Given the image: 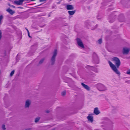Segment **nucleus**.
Segmentation results:
<instances>
[{
    "instance_id": "obj_12",
    "label": "nucleus",
    "mask_w": 130,
    "mask_h": 130,
    "mask_svg": "<svg viewBox=\"0 0 130 130\" xmlns=\"http://www.w3.org/2000/svg\"><path fill=\"white\" fill-rule=\"evenodd\" d=\"M94 113L96 115H98L100 113V111L98 110V108L97 107L95 108L94 110Z\"/></svg>"
},
{
    "instance_id": "obj_13",
    "label": "nucleus",
    "mask_w": 130,
    "mask_h": 130,
    "mask_svg": "<svg viewBox=\"0 0 130 130\" xmlns=\"http://www.w3.org/2000/svg\"><path fill=\"white\" fill-rule=\"evenodd\" d=\"M17 5H22L23 3V1L21 0H19L18 1H16L14 2Z\"/></svg>"
},
{
    "instance_id": "obj_7",
    "label": "nucleus",
    "mask_w": 130,
    "mask_h": 130,
    "mask_svg": "<svg viewBox=\"0 0 130 130\" xmlns=\"http://www.w3.org/2000/svg\"><path fill=\"white\" fill-rule=\"evenodd\" d=\"M130 49L127 48H124L123 49V53L124 54H127L128 53Z\"/></svg>"
},
{
    "instance_id": "obj_10",
    "label": "nucleus",
    "mask_w": 130,
    "mask_h": 130,
    "mask_svg": "<svg viewBox=\"0 0 130 130\" xmlns=\"http://www.w3.org/2000/svg\"><path fill=\"white\" fill-rule=\"evenodd\" d=\"M66 8L67 10H73L74 9V7L72 5H67L66 6Z\"/></svg>"
},
{
    "instance_id": "obj_23",
    "label": "nucleus",
    "mask_w": 130,
    "mask_h": 130,
    "mask_svg": "<svg viewBox=\"0 0 130 130\" xmlns=\"http://www.w3.org/2000/svg\"><path fill=\"white\" fill-rule=\"evenodd\" d=\"M126 74H130V70H129L127 71L126 72Z\"/></svg>"
},
{
    "instance_id": "obj_24",
    "label": "nucleus",
    "mask_w": 130,
    "mask_h": 130,
    "mask_svg": "<svg viewBox=\"0 0 130 130\" xmlns=\"http://www.w3.org/2000/svg\"><path fill=\"white\" fill-rule=\"evenodd\" d=\"M2 38V32L1 31H0V40Z\"/></svg>"
},
{
    "instance_id": "obj_26",
    "label": "nucleus",
    "mask_w": 130,
    "mask_h": 130,
    "mask_svg": "<svg viewBox=\"0 0 130 130\" xmlns=\"http://www.w3.org/2000/svg\"><path fill=\"white\" fill-rule=\"evenodd\" d=\"M26 29L27 30V31L28 33V32H29V31L26 28Z\"/></svg>"
},
{
    "instance_id": "obj_15",
    "label": "nucleus",
    "mask_w": 130,
    "mask_h": 130,
    "mask_svg": "<svg viewBox=\"0 0 130 130\" xmlns=\"http://www.w3.org/2000/svg\"><path fill=\"white\" fill-rule=\"evenodd\" d=\"M68 12L70 15H72L74 14L75 12V11H69Z\"/></svg>"
},
{
    "instance_id": "obj_29",
    "label": "nucleus",
    "mask_w": 130,
    "mask_h": 130,
    "mask_svg": "<svg viewBox=\"0 0 130 130\" xmlns=\"http://www.w3.org/2000/svg\"><path fill=\"white\" fill-rule=\"evenodd\" d=\"M96 63H98V62H96Z\"/></svg>"
},
{
    "instance_id": "obj_14",
    "label": "nucleus",
    "mask_w": 130,
    "mask_h": 130,
    "mask_svg": "<svg viewBox=\"0 0 130 130\" xmlns=\"http://www.w3.org/2000/svg\"><path fill=\"white\" fill-rule=\"evenodd\" d=\"M6 11L8 12H9L11 14H13L14 13V12L11 9L9 8L6 10Z\"/></svg>"
},
{
    "instance_id": "obj_4",
    "label": "nucleus",
    "mask_w": 130,
    "mask_h": 130,
    "mask_svg": "<svg viewBox=\"0 0 130 130\" xmlns=\"http://www.w3.org/2000/svg\"><path fill=\"white\" fill-rule=\"evenodd\" d=\"M112 60L114 61L116 66L118 68L120 64V62L119 59L117 57H114L112 58Z\"/></svg>"
},
{
    "instance_id": "obj_27",
    "label": "nucleus",
    "mask_w": 130,
    "mask_h": 130,
    "mask_svg": "<svg viewBox=\"0 0 130 130\" xmlns=\"http://www.w3.org/2000/svg\"><path fill=\"white\" fill-rule=\"evenodd\" d=\"M46 112H47V113H48V112H49V111L48 110L47 111H46Z\"/></svg>"
},
{
    "instance_id": "obj_9",
    "label": "nucleus",
    "mask_w": 130,
    "mask_h": 130,
    "mask_svg": "<svg viewBox=\"0 0 130 130\" xmlns=\"http://www.w3.org/2000/svg\"><path fill=\"white\" fill-rule=\"evenodd\" d=\"M88 66L89 68H90V69H91L95 72L98 73V70L96 68L93 67L89 66Z\"/></svg>"
},
{
    "instance_id": "obj_1",
    "label": "nucleus",
    "mask_w": 130,
    "mask_h": 130,
    "mask_svg": "<svg viewBox=\"0 0 130 130\" xmlns=\"http://www.w3.org/2000/svg\"><path fill=\"white\" fill-rule=\"evenodd\" d=\"M108 63L111 68L113 71L117 74L119 75L120 74V72L117 69L116 66L114 65L111 62L109 61Z\"/></svg>"
},
{
    "instance_id": "obj_2",
    "label": "nucleus",
    "mask_w": 130,
    "mask_h": 130,
    "mask_svg": "<svg viewBox=\"0 0 130 130\" xmlns=\"http://www.w3.org/2000/svg\"><path fill=\"white\" fill-rule=\"evenodd\" d=\"M57 54V51L56 50H55L53 52V55L52 56L51 60V64L52 65H53L55 62V57Z\"/></svg>"
},
{
    "instance_id": "obj_3",
    "label": "nucleus",
    "mask_w": 130,
    "mask_h": 130,
    "mask_svg": "<svg viewBox=\"0 0 130 130\" xmlns=\"http://www.w3.org/2000/svg\"><path fill=\"white\" fill-rule=\"evenodd\" d=\"M96 87L97 89L100 91H104L106 89V88L105 86L101 84H97Z\"/></svg>"
},
{
    "instance_id": "obj_5",
    "label": "nucleus",
    "mask_w": 130,
    "mask_h": 130,
    "mask_svg": "<svg viewBox=\"0 0 130 130\" xmlns=\"http://www.w3.org/2000/svg\"><path fill=\"white\" fill-rule=\"evenodd\" d=\"M77 43L78 45L81 48H84V46L82 41L79 39L77 38L76 39Z\"/></svg>"
},
{
    "instance_id": "obj_8",
    "label": "nucleus",
    "mask_w": 130,
    "mask_h": 130,
    "mask_svg": "<svg viewBox=\"0 0 130 130\" xmlns=\"http://www.w3.org/2000/svg\"><path fill=\"white\" fill-rule=\"evenodd\" d=\"M87 118L89 121H90L91 122H92L93 120V117L92 116V114H89Z\"/></svg>"
},
{
    "instance_id": "obj_20",
    "label": "nucleus",
    "mask_w": 130,
    "mask_h": 130,
    "mask_svg": "<svg viewBox=\"0 0 130 130\" xmlns=\"http://www.w3.org/2000/svg\"><path fill=\"white\" fill-rule=\"evenodd\" d=\"M66 94V92L65 91H63L61 93V94L62 95H64Z\"/></svg>"
},
{
    "instance_id": "obj_22",
    "label": "nucleus",
    "mask_w": 130,
    "mask_h": 130,
    "mask_svg": "<svg viewBox=\"0 0 130 130\" xmlns=\"http://www.w3.org/2000/svg\"><path fill=\"white\" fill-rule=\"evenodd\" d=\"M2 129H3V130H5V125H2Z\"/></svg>"
},
{
    "instance_id": "obj_21",
    "label": "nucleus",
    "mask_w": 130,
    "mask_h": 130,
    "mask_svg": "<svg viewBox=\"0 0 130 130\" xmlns=\"http://www.w3.org/2000/svg\"><path fill=\"white\" fill-rule=\"evenodd\" d=\"M98 43L99 44H101L102 42V40L101 39H99L98 41Z\"/></svg>"
},
{
    "instance_id": "obj_28",
    "label": "nucleus",
    "mask_w": 130,
    "mask_h": 130,
    "mask_svg": "<svg viewBox=\"0 0 130 130\" xmlns=\"http://www.w3.org/2000/svg\"><path fill=\"white\" fill-rule=\"evenodd\" d=\"M12 7H13L14 8H15V7L14 6H12Z\"/></svg>"
},
{
    "instance_id": "obj_25",
    "label": "nucleus",
    "mask_w": 130,
    "mask_h": 130,
    "mask_svg": "<svg viewBox=\"0 0 130 130\" xmlns=\"http://www.w3.org/2000/svg\"><path fill=\"white\" fill-rule=\"evenodd\" d=\"M28 35L29 36V37H31L29 35V32H28Z\"/></svg>"
},
{
    "instance_id": "obj_18",
    "label": "nucleus",
    "mask_w": 130,
    "mask_h": 130,
    "mask_svg": "<svg viewBox=\"0 0 130 130\" xmlns=\"http://www.w3.org/2000/svg\"><path fill=\"white\" fill-rule=\"evenodd\" d=\"M40 119V118L39 117H38L36 118L35 120V122L36 123L38 122Z\"/></svg>"
},
{
    "instance_id": "obj_19",
    "label": "nucleus",
    "mask_w": 130,
    "mask_h": 130,
    "mask_svg": "<svg viewBox=\"0 0 130 130\" xmlns=\"http://www.w3.org/2000/svg\"><path fill=\"white\" fill-rule=\"evenodd\" d=\"M14 70H13L12 71H11V73H10V75L11 76H12V75H13L14 74Z\"/></svg>"
},
{
    "instance_id": "obj_11",
    "label": "nucleus",
    "mask_w": 130,
    "mask_h": 130,
    "mask_svg": "<svg viewBox=\"0 0 130 130\" xmlns=\"http://www.w3.org/2000/svg\"><path fill=\"white\" fill-rule=\"evenodd\" d=\"M81 85L83 87L86 89L87 90H90V88L87 85H85L83 83H81Z\"/></svg>"
},
{
    "instance_id": "obj_16",
    "label": "nucleus",
    "mask_w": 130,
    "mask_h": 130,
    "mask_svg": "<svg viewBox=\"0 0 130 130\" xmlns=\"http://www.w3.org/2000/svg\"><path fill=\"white\" fill-rule=\"evenodd\" d=\"M45 59V58H44L42 59L39 62V63L40 64H41L43 63Z\"/></svg>"
},
{
    "instance_id": "obj_17",
    "label": "nucleus",
    "mask_w": 130,
    "mask_h": 130,
    "mask_svg": "<svg viewBox=\"0 0 130 130\" xmlns=\"http://www.w3.org/2000/svg\"><path fill=\"white\" fill-rule=\"evenodd\" d=\"M3 17L2 15H0V24L2 23V20L3 19Z\"/></svg>"
},
{
    "instance_id": "obj_6",
    "label": "nucleus",
    "mask_w": 130,
    "mask_h": 130,
    "mask_svg": "<svg viewBox=\"0 0 130 130\" xmlns=\"http://www.w3.org/2000/svg\"><path fill=\"white\" fill-rule=\"evenodd\" d=\"M31 101L29 100H27L26 102L25 105V107L26 108H28L31 104Z\"/></svg>"
}]
</instances>
